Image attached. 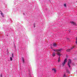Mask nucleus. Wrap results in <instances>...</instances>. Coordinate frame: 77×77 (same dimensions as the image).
Here are the masks:
<instances>
[{"label": "nucleus", "mask_w": 77, "mask_h": 77, "mask_svg": "<svg viewBox=\"0 0 77 77\" xmlns=\"http://www.w3.org/2000/svg\"><path fill=\"white\" fill-rule=\"evenodd\" d=\"M74 48V47H73V48H71L70 49H67L66 50V51H67V52H69V51H71V50L73 48Z\"/></svg>", "instance_id": "obj_5"}, {"label": "nucleus", "mask_w": 77, "mask_h": 77, "mask_svg": "<svg viewBox=\"0 0 77 77\" xmlns=\"http://www.w3.org/2000/svg\"><path fill=\"white\" fill-rule=\"evenodd\" d=\"M52 70L54 71V72H56V69H52Z\"/></svg>", "instance_id": "obj_8"}, {"label": "nucleus", "mask_w": 77, "mask_h": 77, "mask_svg": "<svg viewBox=\"0 0 77 77\" xmlns=\"http://www.w3.org/2000/svg\"><path fill=\"white\" fill-rule=\"evenodd\" d=\"M10 60L11 61H12V57H10Z\"/></svg>", "instance_id": "obj_12"}, {"label": "nucleus", "mask_w": 77, "mask_h": 77, "mask_svg": "<svg viewBox=\"0 0 77 77\" xmlns=\"http://www.w3.org/2000/svg\"><path fill=\"white\" fill-rule=\"evenodd\" d=\"M1 15H2V16L3 17H4V14H3V13L2 12L1 13Z\"/></svg>", "instance_id": "obj_7"}, {"label": "nucleus", "mask_w": 77, "mask_h": 77, "mask_svg": "<svg viewBox=\"0 0 77 77\" xmlns=\"http://www.w3.org/2000/svg\"><path fill=\"white\" fill-rule=\"evenodd\" d=\"M22 60L23 61V63H24V57H23L22 58Z\"/></svg>", "instance_id": "obj_10"}, {"label": "nucleus", "mask_w": 77, "mask_h": 77, "mask_svg": "<svg viewBox=\"0 0 77 77\" xmlns=\"http://www.w3.org/2000/svg\"><path fill=\"white\" fill-rule=\"evenodd\" d=\"M52 55H53V57H54V56H56V53L54 52L52 54Z\"/></svg>", "instance_id": "obj_6"}, {"label": "nucleus", "mask_w": 77, "mask_h": 77, "mask_svg": "<svg viewBox=\"0 0 77 77\" xmlns=\"http://www.w3.org/2000/svg\"><path fill=\"white\" fill-rule=\"evenodd\" d=\"M66 61H67V59H65L64 61V62L62 63L63 66L64 65H65V63L66 62Z\"/></svg>", "instance_id": "obj_3"}, {"label": "nucleus", "mask_w": 77, "mask_h": 77, "mask_svg": "<svg viewBox=\"0 0 77 77\" xmlns=\"http://www.w3.org/2000/svg\"><path fill=\"white\" fill-rule=\"evenodd\" d=\"M70 23H71V25H74V26L76 25V23L73 21L71 22Z\"/></svg>", "instance_id": "obj_4"}, {"label": "nucleus", "mask_w": 77, "mask_h": 77, "mask_svg": "<svg viewBox=\"0 0 77 77\" xmlns=\"http://www.w3.org/2000/svg\"><path fill=\"white\" fill-rule=\"evenodd\" d=\"M53 50L54 51H56L57 52V54L60 56V52L61 51V50H62V49H54Z\"/></svg>", "instance_id": "obj_1"}, {"label": "nucleus", "mask_w": 77, "mask_h": 77, "mask_svg": "<svg viewBox=\"0 0 77 77\" xmlns=\"http://www.w3.org/2000/svg\"><path fill=\"white\" fill-rule=\"evenodd\" d=\"M68 71V72L69 73V71Z\"/></svg>", "instance_id": "obj_17"}, {"label": "nucleus", "mask_w": 77, "mask_h": 77, "mask_svg": "<svg viewBox=\"0 0 77 77\" xmlns=\"http://www.w3.org/2000/svg\"><path fill=\"white\" fill-rule=\"evenodd\" d=\"M69 61L68 63V65L69 66V67L70 68L71 67V66H70V65L71 64V60L70 59H69Z\"/></svg>", "instance_id": "obj_2"}, {"label": "nucleus", "mask_w": 77, "mask_h": 77, "mask_svg": "<svg viewBox=\"0 0 77 77\" xmlns=\"http://www.w3.org/2000/svg\"><path fill=\"white\" fill-rule=\"evenodd\" d=\"M76 44H77V40L76 41Z\"/></svg>", "instance_id": "obj_15"}, {"label": "nucleus", "mask_w": 77, "mask_h": 77, "mask_svg": "<svg viewBox=\"0 0 77 77\" xmlns=\"http://www.w3.org/2000/svg\"><path fill=\"white\" fill-rule=\"evenodd\" d=\"M34 26V27H35V26Z\"/></svg>", "instance_id": "obj_18"}, {"label": "nucleus", "mask_w": 77, "mask_h": 77, "mask_svg": "<svg viewBox=\"0 0 77 77\" xmlns=\"http://www.w3.org/2000/svg\"><path fill=\"white\" fill-rule=\"evenodd\" d=\"M14 54H12V57H12V58H13L14 57Z\"/></svg>", "instance_id": "obj_11"}, {"label": "nucleus", "mask_w": 77, "mask_h": 77, "mask_svg": "<svg viewBox=\"0 0 77 77\" xmlns=\"http://www.w3.org/2000/svg\"><path fill=\"white\" fill-rule=\"evenodd\" d=\"M76 41H77V37H76Z\"/></svg>", "instance_id": "obj_16"}, {"label": "nucleus", "mask_w": 77, "mask_h": 77, "mask_svg": "<svg viewBox=\"0 0 77 77\" xmlns=\"http://www.w3.org/2000/svg\"><path fill=\"white\" fill-rule=\"evenodd\" d=\"M53 46H54V47H56V43H54L53 44Z\"/></svg>", "instance_id": "obj_9"}, {"label": "nucleus", "mask_w": 77, "mask_h": 77, "mask_svg": "<svg viewBox=\"0 0 77 77\" xmlns=\"http://www.w3.org/2000/svg\"><path fill=\"white\" fill-rule=\"evenodd\" d=\"M58 62H60V58H58Z\"/></svg>", "instance_id": "obj_14"}, {"label": "nucleus", "mask_w": 77, "mask_h": 77, "mask_svg": "<svg viewBox=\"0 0 77 77\" xmlns=\"http://www.w3.org/2000/svg\"><path fill=\"white\" fill-rule=\"evenodd\" d=\"M64 6H65V7H66V4H64Z\"/></svg>", "instance_id": "obj_13"}]
</instances>
